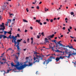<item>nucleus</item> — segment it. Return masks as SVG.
<instances>
[{
    "label": "nucleus",
    "mask_w": 76,
    "mask_h": 76,
    "mask_svg": "<svg viewBox=\"0 0 76 76\" xmlns=\"http://www.w3.org/2000/svg\"><path fill=\"white\" fill-rule=\"evenodd\" d=\"M13 21H15V19H13L12 20Z\"/></svg>",
    "instance_id": "nucleus-61"
},
{
    "label": "nucleus",
    "mask_w": 76,
    "mask_h": 76,
    "mask_svg": "<svg viewBox=\"0 0 76 76\" xmlns=\"http://www.w3.org/2000/svg\"><path fill=\"white\" fill-rule=\"evenodd\" d=\"M37 0H35V2H34V4H35V3H37Z\"/></svg>",
    "instance_id": "nucleus-50"
},
{
    "label": "nucleus",
    "mask_w": 76,
    "mask_h": 76,
    "mask_svg": "<svg viewBox=\"0 0 76 76\" xmlns=\"http://www.w3.org/2000/svg\"><path fill=\"white\" fill-rule=\"evenodd\" d=\"M6 6L5 5H3L2 6V10H4L5 8H6Z\"/></svg>",
    "instance_id": "nucleus-9"
},
{
    "label": "nucleus",
    "mask_w": 76,
    "mask_h": 76,
    "mask_svg": "<svg viewBox=\"0 0 76 76\" xmlns=\"http://www.w3.org/2000/svg\"><path fill=\"white\" fill-rule=\"evenodd\" d=\"M6 9H7V10H8V9H9V7H8V6H7V7H6Z\"/></svg>",
    "instance_id": "nucleus-21"
},
{
    "label": "nucleus",
    "mask_w": 76,
    "mask_h": 76,
    "mask_svg": "<svg viewBox=\"0 0 76 76\" xmlns=\"http://www.w3.org/2000/svg\"><path fill=\"white\" fill-rule=\"evenodd\" d=\"M69 28L70 29H72V27L71 26H70Z\"/></svg>",
    "instance_id": "nucleus-52"
},
{
    "label": "nucleus",
    "mask_w": 76,
    "mask_h": 76,
    "mask_svg": "<svg viewBox=\"0 0 76 76\" xmlns=\"http://www.w3.org/2000/svg\"><path fill=\"white\" fill-rule=\"evenodd\" d=\"M63 29L64 30H65V27H63Z\"/></svg>",
    "instance_id": "nucleus-42"
},
{
    "label": "nucleus",
    "mask_w": 76,
    "mask_h": 76,
    "mask_svg": "<svg viewBox=\"0 0 76 76\" xmlns=\"http://www.w3.org/2000/svg\"><path fill=\"white\" fill-rule=\"evenodd\" d=\"M55 51L56 52H59V53H62V51H60L59 50H55Z\"/></svg>",
    "instance_id": "nucleus-13"
},
{
    "label": "nucleus",
    "mask_w": 76,
    "mask_h": 76,
    "mask_svg": "<svg viewBox=\"0 0 76 76\" xmlns=\"http://www.w3.org/2000/svg\"><path fill=\"white\" fill-rule=\"evenodd\" d=\"M9 50H11V51H12V48H9Z\"/></svg>",
    "instance_id": "nucleus-54"
},
{
    "label": "nucleus",
    "mask_w": 76,
    "mask_h": 76,
    "mask_svg": "<svg viewBox=\"0 0 76 76\" xmlns=\"http://www.w3.org/2000/svg\"><path fill=\"white\" fill-rule=\"evenodd\" d=\"M41 34L43 36H44L45 35H44V32H42L41 33Z\"/></svg>",
    "instance_id": "nucleus-44"
},
{
    "label": "nucleus",
    "mask_w": 76,
    "mask_h": 76,
    "mask_svg": "<svg viewBox=\"0 0 76 76\" xmlns=\"http://www.w3.org/2000/svg\"><path fill=\"white\" fill-rule=\"evenodd\" d=\"M39 23H40V25H42V23H41V22H40Z\"/></svg>",
    "instance_id": "nucleus-41"
},
{
    "label": "nucleus",
    "mask_w": 76,
    "mask_h": 76,
    "mask_svg": "<svg viewBox=\"0 0 76 76\" xmlns=\"http://www.w3.org/2000/svg\"><path fill=\"white\" fill-rule=\"evenodd\" d=\"M41 36V35H37V38H39Z\"/></svg>",
    "instance_id": "nucleus-18"
},
{
    "label": "nucleus",
    "mask_w": 76,
    "mask_h": 76,
    "mask_svg": "<svg viewBox=\"0 0 76 76\" xmlns=\"http://www.w3.org/2000/svg\"><path fill=\"white\" fill-rule=\"evenodd\" d=\"M0 34H3L4 32V30L5 29V27L4 26V23H2V25H0Z\"/></svg>",
    "instance_id": "nucleus-3"
},
{
    "label": "nucleus",
    "mask_w": 76,
    "mask_h": 76,
    "mask_svg": "<svg viewBox=\"0 0 76 76\" xmlns=\"http://www.w3.org/2000/svg\"><path fill=\"white\" fill-rule=\"evenodd\" d=\"M30 40V39L29 38H28V39H27V42L28 43L29 42V41Z\"/></svg>",
    "instance_id": "nucleus-29"
},
{
    "label": "nucleus",
    "mask_w": 76,
    "mask_h": 76,
    "mask_svg": "<svg viewBox=\"0 0 76 76\" xmlns=\"http://www.w3.org/2000/svg\"><path fill=\"white\" fill-rule=\"evenodd\" d=\"M31 40H32H32L33 39V38H32V37L31 38Z\"/></svg>",
    "instance_id": "nucleus-59"
},
{
    "label": "nucleus",
    "mask_w": 76,
    "mask_h": 76,
    "mask_svg": "<svg viewBox=\"0 0 76 76\" xmlns=\"http://www.w3.org/2000/svg\"><path fill=\"white\" fill-rule=\"evenodd\" d=\"M33 42H34V41L33 40H32V41L31 42V44H33Z\"/></svg>",
    "instance_id": "nucleus-30"
},
{
    "label": "nucleus",
    "mask_w": 76,
    "mask_h": 76,
    "mask_svg": "<svg viewBox=\"0 0 76 76\" xmlns=\"http://www.w3.org/2000/svg\"><path fill=\"white\" fill-rule=\"evenodd\" d=\"M54 34H53V35H49V36L47 37V38H48V39H49L50 41H51V38H54Z\"/></svg>",
    "instance_id": "nucleus-5"
},
{
    "label": "nucleus",
    "mask_w": 76,
    "mask_h": 76,
    "mask_svg": "<svg viewBox=\"0 0 76 76\" xmlns=\"http://www.w3.org/2000/svg\"><path fill=\"white\" fill-rule=\"evenodd\" d=\"M7 33L9 34H12V31H10L9 32H7Z\"/></svg>",
    "instance_id": "nucleus-15"
},
{
    "label": "nucleus",
    "mask_w": 76,
    "mask_h": 76,
    "mask_svg": "<svg viewBox=\"0 0 76 76\" xmlns=\"http://www.w3.org/2000/svg\"><path fill=\"white\" fill-rule=\"evenodd\" d=\"M72 54L71 53H69L68 56H66V57H67L68 58H69L70 56H72Z\"/></svg>",
    "instance_id": "nucleus-10"
},
{
    "label": "nucleus",
    "mask_w": 76,
    "mask_h": 76,
    "mask_svg": "<svg viewBox=\"0 0 76 76\" xmlns=\"http://www.w3.org/2000/svg\"><path fill=\"white\" fill-rule=\"evenodd\" d=\"M8 23H9V21H8V22H7V24H5V25H6L7 26Z\"/></svg>",
    "instance_id": "nucleus-47"
},
{
    "label": "nucleus",
    "mask_w": 76,
    "mask_h": 76,
    "mask_svg": "<svg viewBox=\"0 0 76 76\" xmlns=\"http://www.w3.org/2000/svg\"><path fill=\"white\" fill-rule=\"evenodd\" d=\"M65 57H66V56H64L63 57L60 56V58H59V57H56V60L57 62L58 61H59L60 58H61V59H63Z\"/></svg>",
    "instance_id": "nucleus-6"
},
{
    "label": "nucleus",
    "mask_w": 76,
    "mask_h": 76,
    "mask_svg": "<svg viewBox=\"0 0 76 76\" xmlns=\"http://www.w3.org/2000/svg\"><path fill=\"white\" fill-rule=\"evenodd\" d=\"M70 14L71 15H74V12H70Z\"/></svg>",
    "instance_id": "nucleus-22"
},
{
    "label": "nucleus",
    "mask_w": 76,
    "mask_h": 76,
    "mask_svg": "<svg viewBox=\"0 0 76 76\" xmlns=\"http://www.w3.org/2000/svg\"><path fill=\"white\" fill-rule=\"evenodd\" d=\"M29 58V57H26V60H27V59H28V58Z\"/></svg>",
    "instance_id": "nucleus-36"
},
{
    "label": "nucleus",
    "mask_w": 76,
    "mask_h": 76,
    "mask_svg": "<svg viewBox=\"0 0 76 76\" xmlns=\"http://www.w3.org/2000/svg\"><path fill=\"white\" fill-rule=\"evenodd\" d=\"M60 45L61 46H63V44H61V43H60Z\"/></svg>",
    "instance_id": "nucleus-48"
},
{
    "label": "nucleus",
    "mask_w": 76,
    "mask_h": 76,
    "mask_svg": "<svg viewBox=\"0 0 76 76\" xmlns=\"http://www.w3.org/2000/svg\"><path fill=\"white\" fill-rule=\"evenodd\" d=\"M14 62L16 63L17 64L14 65L12 61L11 63V64L12 67L14 66V67H15L18 70H21V69H24V68L26 67V66H28V64H25L23 65V63H19V62L15 60H14Z\"/></svg>",
    "instance_id": "nucleus-1"
},
{
    "label": "nucleus",
    "mask_w": 76,
    "mask_h": 76,
    "mask_svg": "<svg viewBox=\"0 0 76 76\" xmlns=\"http://www.w3.org/2000/svg\"><path fill=\"white\" fill-rule=\"evenodd\" d=\"M45 12H46V11H47V8H45Z\"/></svg>",
    "instance_id": "nucleus-35"
},
{
    "label": "nucleus",
    "mask_w": 76,
    "mask_h": 76,
    "mask_svg": "<svg viewBox=\"0 0 76 76\" xmlns=\"http://www.w3.org/2000/svg\"><path fill=\"white\" fill-rule=\"evenodd\" d=\"M3 35V38L4 39L5 38H7V37H6V36H5V35Z\"/></svg>",
    "instance_id": "nucleus-16"
},
{
    "label": "nucleus",
    "mask_w": 76,
    "mask_h": 76,
    "mask_svg": "<svg viewBox=\"0 0 76 76\" xmlns=\"http://www.w3.org/2000/svg\"><path fill=\"white\" fill-rule=\"evenodd\" d=\"M17 37H20V35H19V34H17Z\"/></svg>",
    "instance_id": "nucleus-27"
},
{
    "label": "nucleus",
    "mask_w": 76,
    "mask_h": 76,
    "mask_svg": "<svg viewBox=\"0 0 76 76\" xmlns=\"http://www.w3.org/2000/svg\"><path fill=\"white\" fill-rule=\"evenodd\" d=\"M10 16H12V15H13V14H12V13H11L10 14Z\"/></svg>",
    "instance_id": "nucleus-56"
},
{
    "label": "nucleus",
    "mask_w": 76,
    "mask_h": 76,
    "mask_svg": "<svg viewBox=\"0 0 76 76\" xmlns=\"http://www.w3.org/2000/svg\"><path fill=\"white\" fill-rule=\"evenodd\" d=\"M12 37L13 39V40H12V42H14V46H16V47H17L18 51H20V48L19 45V42H21V41L23 40L22 39H18L17 40V42H16V38H17L18 37L17 35V36H15V37L13 36H12Z\"/></svg>",
    "instance_id": "nucleus-2"
},
{
    "label": "nucleus",
    "mask_w": 76,
    "mask_h": 76,
    "mask_svg": "<svg viewBox=\"0 0 76 76\" xmlns=\"http://www.w3.org/2000/svg\"><path fill=\"white\" fill-rule=\"evenodd\" d=\"M11 20H12L11 19H10V20H8V22L9 21V22H11Z\"/></svg>",
    "instance_id": "nucleus-51"
},
{
    "label": "nucleus",
    "mask_w": 76,
    "mask_h": 76,
    "mask_svg": "<svg viewBox=\"0 0 76 76\" xmlns=\"http://www.w3.org/2000/svg\"><path fill=\"white\" fill-rule=\"evenodd\" d=\"M26 11H27V12H29V10H28V8H26Z\"/></svg>",
    "instance_id": "nucleus-24"
},
{
    "label": "nucleus",
    "mask_w": 76,
    "mask_h": 76,
    "mask_svg": "<svg viewBox=\"0 0 76 76\" xmlns=\"http://www.w3.org/2000/svg\"><path fill=\"white\" fill-rule=\"evenodd\" d=\"M3 35H2V34L0 35V39L1 38H2V37H3Z\"/></svg>",
    "instance_id": "nucleus-23"
},
{
    "label": "nucleus",
    "mask_w": 76,
    "mask_h": 76,
    "mask_svg": "<svg viewBox=\"0 0 76 76\" xmlns=\"http://www.w3.org/2000/svg\"><path fill=\"white\" fill-rule=\"evenodd\" d=\"M12 69H10V70H7V73H9V71H10V70H11Z\"/></svg>",
    "instance_id": "nucleus-26"
},
{
    "label": "nucleus",
    "mask_w": 76,
    "mask_h": 76,
    "mask_svg": "<svg viewBox=\"0 0 76 76\" xmlns=\"http://www.w3.org/2000/svg\"><path fill=\"white\" fill-rule=\"evenodd\" d=\"M64 50H65V51H64L63 52V53L64 54V53H67V48H64Z\"/></svg>",
    "instance_id": "nucleus-8"
},
{
    "label": "nucleus",
    "mask_w": 76,
    "mask_h": 76,
    "mask_svg": "<svg viewBox=\"0 0 76 76\" xmlns=\"http://www.w3.org/2000/svg\"><path fill=\"white\" fill-rule=\"evenodd\" d=\"M61 41H59V42H58V43L59 44V45H60V43L61 42Z\"/></svg>",
    "instance_id": "nucleus-31"
},
{
    "label": "nucleus",
    "mask_w": 76,
    "mask_h": 76,
    "mask_svg": "<svg viewBox=\"0 0 76 76\" xmlns=\"http://www.w3.org/2000/svg\"><path fill=\"white\" fill-rule=\"evenodd\" d=\"M11 34H10V35L9 36V37H7V38L8 39H9V38H10V39H12V37H11Z\"/></svg>",
    "instance_id": "nucleus-11"
},
{
    "label": "nucleus",
    "mask_w": 76,
    "mask_h": 76,
    "mask_svg": "<svg viewBox=\"0 0 76 76\" xmlns=\"http://www.w3.org/2000/svg\"><path fill=\"white\" fill-rule=\"evenodd\" d=\"M18 31H20V29H19V28H18Z\"/></svg>",
    "instance_id": "nucleus-55"
},
{
    "label": "nucleus",
    "mask_w": 76,
    "mask_h": 76,
    "mask_svg": "<svg viewBox=\"0 0 76 76\" xmlns=\"http://www.w3.org/2000/svg\"><path fill=\"white\" fill-rule=\"evenodd\" d=\"M27 31H28L27 30H25V32H27Z\"/></svg>",
    "instance_id": "nucleus-58"
},
{
    "label": "nucleus",
    "mask_w": 76,
    "mask_h": 76,
    "mask_svg": "<svg viewBox=\"0 0 76 76\" xmlns=\"http://www.w3.org/2000/svg\"><path fill=\"white\" fill-rule=\"evenodd\" d=\"M51 57H50V58H48L47 60H44L43 63V64H46V65L48 64L49 62L51 61Z\"/></svg>",
    "instance_id": "nucleus-4"
},
{
    "label": "nucleus",
    "mask_w": 76,
    "mask_h": 76,
    "mask_svg": "<svg viewBox=\"0 0 76 76\" xmlns=\"http://www.w3.org/2000/svg\"><path fill=\"white\" fill-rule=\"evenodd\" d=\"M75 65H76V61H75L74 63Z\"/></svg>",
    "instance_id": "nucleus-63"
},
{
    "label": "nucleus",
    "mask_w": 76,
    "mask_h": 76,
    "mask_svg": "<svg viewBox=\"0 0 76 76\" xmlns=\"http://www.w3.org/2000/svg\"><path fill=\"white\" fill-rule=\"evenodd\" d=\"M0 20H2V17H1V16H0Z\"/></svg>",
    "instance_id": "nucleus-40"
},
{
    "label": "nucleus",
    "mask_w": 76,
    "mask_h": 76,
    "mask_svg": "<svg viewBox=\"0 0 76 76\" xmlns=\"http://www.w3.org/2000/svg\"><path fill=\"white\" fill-rule=\"evenodd\" d=\"M41 3H42V1H40V2H39V4H41Z\"/></svg>",
    "instance_id": "nucleus-49"
},
{
    "label": "nucleus",
    "mask_w": 76,
    "mask_h": 76,
    "mask_svg": "<svg viewBox=\"0 0 76 76\" xmlns=\"http://www.w3.org/2000/svg\"><path fill=\"white\" fill-rule=\"evenodd\" d=\"M63 37V35H61V36H60V37H61V38H62V37Z\"/></svg>",
    "instance_id": "nucleus-45"
},
{
    "label": "nucleus",
    "mask_w": 76,
    "mask_h": 76,
    "mask_svg": "<svg viewBox=\"0 0 76 76\" xmlns=\"http://www.w3.org/2000/svg\"><path fill=\"white\" fill-rule=\"evenodd\" d=\"M74 41L75 42H76V39H74Z\"/></svg>",
    "instance_id": "nucleus-64"
},
{
    "label": "nucleus",
    "mask_w": 76,
    "mask_h": 76,
    "mask_svg": "<svg viewBox=\"0 0 76 76\" xmlns=\"http://www.w3.org/2000/svg\"><path fill=\"white\" fill-rule=\"evenodd\" d=\"M51 57V61H52V58H53V59H55V57H52V56H50V57ZM51 61H50V62H51Z\"/></svg>",
    "instance_id": "nucleus-12"
},
{
    "label": "nucleus",
    "mask_w": 76,
    "mask_h": 76,
    "mask_svg": "<svg viewBox=\"0 0 76 76\" xmlns=\"http://www.w3.org/2000/svg\"><path fill=\"white\" fill-rule=\"evenodd\" d=\"M44 25H46V24H47L46 22H44Z\"/></svg>",
    "instance_id": "nucleus-57"
},
{
    "label": "nucleus",
    "mask_w": 76,
    "mask_h": 76,
    "mask_svg": "<svg viewBox=\"0 0 76 76\" xmlns=\"http://www.w3.org/2000/svg\"><path fill=\"white\" fill-rule=\"evenodd\" d=\"M36 22L39 23H40V20H36Z\"/></svg>",
    "instance_id": "nucleus-14"
},
{
    "label": "nucleus",
    "mask_w": 76,
    "mask_h": 76,
    "mask_svg": "<svg viewBox=\"0 0 76 76\" xmlns=\"http://www.w3.org/2000/svg\"><path fill=\"white\" fill-rule=\"evenodd\" d=\"M50 54H48V55H46V57H48V56H50Z\"/></svg>",
    "instance_id": "nucleus-53"
},
{
    "label": "nucleus",
    "mask_w": 76,
    "mask_h": 76,
    "mask_svg": "<svg viewBox=\"0 0 76 76\" xmlns=\"http://www.w3.org/2000/svg\"><path fill=\"white\" fill-rule=\"evenodd\" d=\"M52 42H55V43H56V39H54V40L53 41H52Z\"/></svg>",
    "instance_id": "nucleus-28"
},
{
    "label": "nucleus",
    "mask_w": 76,
    "mask_h": 76,
    "mask_svg": "<svg viewBox=\"0 0 76 76\" xmlns=\"http://www.w3.org/2000/svg\"><path fill=\"white\" fill-rule=\"evenodd\" d=\"M4 54H5V53H3V54H2V57H3Z\"/></svg>",
    "instance_id": "nucleus-43"
},
{
    "label": "nucleus",
    "mask_w": 76,
    "mask_h": 76,
    "mask_svg": "<svg viewBox=\"0 0 76 76\" xmlns=\"http://www.w3.org/2000/svg\"><path fill=\"white\" fill-rule=\"evenodd\" d=\"M37 9H39V6H38L37 7Z\"/></svg>",
    "instance_id": "nucleus-37"
},
{
    "label": "nucleus",
    "mask_w": 76,
    "mask_h": 76,
    "mask_svg": "<svg viewBox=\"0 0 76 76\" xmlns=\"http://www.w3.org/2000/svg\"><path fill=\"white\" fill-rule=\"evenodd\" d=\"M7 33V32H6V31H4V35H6V34Z\"/></svg>",
    "instance_id": "nucleus-25"
},
{
    "label": "nucleus",
    "mask_w": 76,
    "mask_h": 76,
    "mask_svg": "<svg viewBox=\"0 0 76 76\" xmlns=\"http://www.w3.org/2000/svg\"><path fill=\"white\" fill-rule=\"evenodd\" d=\"M17 54L18 55V57H19V55H20V53H17Z\"/></svg>",
    "instance_id": "nucleus-33"
},
{
    "label": "nucleus",
    "mask_w": 76,
    "mask_h": 76,
    "mask_svg": "<svg viewBox=\"0 0 76 76\" xmlns=\"http://www.w3.org/2000/svg\"><path fill=\"white\" fill-rule=\"evenodd\" d=\"M34 20H35V19H36V18H35V17H34Z\"/></svg>",
    "instance_id": "nucleus-62"
},
{
    "label": "nucleus",
    "mask_w": 76,
    "mask_h": 76,
    "mask_svg": "<svg viewBox=\"0 0 76 76\" xmlns=\"http://www.w3.org/2000/svg\"><path fill=\"white\" fill-rule=\"evenodd\" d=\"M68 31H69V32H71V31H70V29L68 28Z\"/></svg>",
    "instance_id": "nucleus-39"
},
{
    "label": "nucleus",
    "mask_w": 76,
    "mask_h": 76,
    "mask_svg": "<svg viewBox=\"0 0 76 76\" xmlns=\"http://www.w3.org/2000/svg\"><path fill=\"white\" fill-rule=\"evenodd\" d=\"M48 38H45V43H49V41H48Z\"/></svg>",
    "instance_id": "nucleus-7"
},
{
    "label": "nucleus",
    "mask_w": 76,
    "mask_h": 76,
    "mask_svg": "<svg viewBox=\"0 0 76 76\" xmlns=\"http://www.w3.org/2000/svg\"><path fill=\"white\" fill-rule=\"evenodd\" d=\"M23 43H24V44H26V42L25 41V40H24V41H23Z\"/></svg>",
    "instance_id": "nucleus-32"
},
{
    "label": "nucleus",
    "mask_w": 76,
    "mask_h": 76,
    "mask_svg": "<svg viewBox=\"0 0 76 76\" xmlns=\"http://www.w3.org/2000/svg\"><path fill=\"white\" fill-rule=\"evenodd\" d=\"M30 29H33V28L31 26V27H30Z\"/></svg>",
    "instance_id": "nucleus-60"
},
{
    "label": "nucleus",
    "mask_w": 76,
    "mask_h": 76,
    "mask_svg": "<svg viewBox=\"0 0 76 76\" xmlns=\"http://www.w3.org/2000/svg\"><path fill=\"white\" fill-rule=\"evenodd\" d=\"M54 48H55V46L54 45L53 47H52V50H54Z\"/></svg>",
    "instance_id": "nucleus-20"
},
{
    "label": "nucleus",
    "mask_w": 76,
    "mask_h": 76,
    "mask_svg": "<svg viewBox=\"0 0 76 76\" xmlns=\"http://www.w3.org/2000/svg\"><path fill=\"white\" fill-rule=\"evenodd\" d=\"M23 21L24 22H26L27 23L28 22V21L26 20L25 19H23Z\"/></svg>",
    "instance_id": "nucleus-19"
},
{
    "label": "nucleus",
    "mask_w": 76,
    "mask_h": 76,
    "mask_svg": "<svg viewBox=\"0 0 76 76\" xmlns=\"http://www.w3.org/2000/svg\"><path fill=\"white\" fill-rule=\"evenodd\" d=\"M69 48H72V49H73V50H74V48H73V46H71L70 47L68 45Z\"/></svg>",
    "instance_id": "nucleus-17"
},
{
    "label": "nucleus",
    "mask_w": 76,
    "mask_h": 76,
    "mask_svg": "<svg viewBox=\"0 0 76 76\" xmlns=\"http://www.w3.org/2000/svg\"><path fill=\"white\" fill-rule=\"evenodd\" d=\"M70 37H71V38H74V37H72V36H70Z\"/></svg>",
    "instance_id": "nucleus-46"
},
{
    "label": "nucleus",
    "mask_w": 76,
    "mask_h": 76,
    "mask_svg": "<svg viewBox=\"0 0 76 76\" xmlns=\"http://www.w3.org/2000/svg\"><path fill=\"white\" fill-rule=\"evenodd\" d=\"M53 20V19H51V20H50V22L52 23Z\"/></svg>",
    "instance_id": "nucleus-34"
},
{
    "label": "nucleus",
    "mask_w": 76,
    "mask_h": 76,
    "mask_svg": "<svg viewBox=\"0 0 76 76\" xmlns=\"http://www.w3.org/2000/svg\"><path fill=\"white\" fill-rule=\"evenodd\" d=\"M15 58H16L17 59H18V57H17V56H15Z\"/></svg>",
    "instance_id": "nucleus-38"
}]
</instances>
